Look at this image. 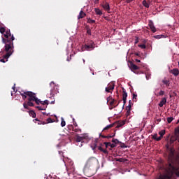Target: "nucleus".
I'll return each instance as SVG.
<instances>
[{"label":"nucleus","mask_w":179,"mask_h":179,"mask_svg":"<svg viewBox=\"0 0 179 179\" xmlns=\"http://www.w3.org/2000/svg\"><path fill=\"white\" fill-rule=\"evenodd\" d=\"M133 103L132 101L130 100L129 101V106H132Z\"/></svg>","instance_id":"nucleus-51"},{"label":"nucleus","mask_w":179,"mask_h":179,"mask_svg":"<svg viewBox=\"0 0 179 179\" xmlns=\"http://www.w3.org/2000/svg\"><path fill=\"white\" fill-rule=\"evenodd\" d=\"M164 91L163 90H161L159 91V94H155V96H164Z\"/></svg>","instance_id":"nucleus-33"},{"label":"nucleus","mask_w":179,"mask_h":179,"mask_svg":"<svg viewBox=\"0 0 179 179\" xmlns=\"http://www.w3.org/2000/svg\"><path fill=\"white\" fill-rule=\"evenodd\" d=\"M86 16V13H85L83 10L80 11L79 15H78V20L83 19Z\"/></svg>","instance_id":"nucleus-21"},{"label":"nucleus","mask_w":179,"mask_h":179,"mask_svg":"<svg viewBox=\"0 0 179 179\" xmlns=\"http://www.w3.org/2000/svg\"><path fill=\"white\" fill-rule=\"evenodd\" d=\"M112 144L110 142H104L103 143V145H106V148H108V147H110V145Z\"/></svg>","instance_id":"nucleus-41"},{"label":"nucleus","mask_w":179,"mask_h":179,"mask_svg":"<svg viewBox=\"0 0 179 179\" xmlns=\"http://www.w3.org/2000/svg\"><path fill=\"white\" fill-rule=\"evenodd\" d=\"M35 108H37L39 111H42L46 110L47 107L43 108L41 106H35Z\"/></svg>","instance_id":"nucleus-34"},{"label":"nucleus","mask_w":179,"mask_h":179,"mask_svg":"<svg viewBox=\"0 0 179 179\" xmlns=\"http://www.w3.org/2000/svg\"><path fill=\"white\" fill-rule=\"evenodd\" d=\"M135 62H136V63H140L141 62V61L138 59H135Z\"/></svg>","instance_id":"nucleus-58"},{"label":"nucleus","mask_w":179,"mask_h":179,"mask_svg":"<svg viewBox=\"0 0 179 179\" xmlns=\"http://www.w3.org/2000/svg\"><path fill=\"white\" fill-rule=\"evenodd\" d=\"M162 83H163V84L165 85L166 87L170 86V81L168 80L164 79L163 80H162Z\"/></svg>","instance_id":"nucleus-29"},{"label":"nucleus","mask_w":179,"mask_h":179,"mask_svg":"<svg viewBox=\"0 0 179 179\" xmlns=\"http://www.w3.org/2000/svg\"><path fill=\"white\" fill-rule=\"evenodd\" d=\"M134 0H127V3H130L131 2L134 1Z\"/></svg>","instance_id":"nucleus-56"},{"label":"nucleus","mask_w":179,"mask_h":179,"mask_svg":"<svg viewBox=\"0 0 179 179\" xmlns=\"http://www.w3.org/2000/svg\"><path fill=\"white\" fill-rule=\"evenodd\" d=\"M173 117H167V118H166L167 123H169V124L171 123L172 121H173Z\"/></svg>","instance_id":"nucleus-36"},{"label":"nucleus","mask_w":179,"mask_h":179,"mask_svg":"<svg viewBox=\"0 0 179 179\" xmlns=\"http://www.w3.org/2000/svg\"><path fill=\"white\" fill-rule=\"evenodd\" d=\"M87 34L89 35H91V30L90 29L87 30Z\"/></svg>","instance_id":"nucleus-53"},{"label":"nucleus","mask_w":179,"mask_h":179,"mask_svg":"<svg viewBox=\"0 0 179 179\" xmlns=\"http://www.w3.org/2000/svg\"><path fill=\"white\" fill-rule=\"evenodd\" d=\"M169 73H172L174 75L175 77L179 76V70L178 69H173L172 70L169 71Z\"/></svg>","instance_id":"nucleus-15"},{"label":"nucleus","mask_w":179,"mask_h":179,"mask_svg":"<svg viewBox=\"0 0 179 179\" xmlns=\"http://www.w3.org/2000/svg\"><path fill=\"white\" fill-rule=\"evenodd\" d=\"M54 95H55L54 92H53L52 90H51L50 96H54Z\"/></svg>","instance_id":"nucleus-54"},{"label":"nucleus","mask_w":179,"mask_h":179,"mask_svg":"<svg viewBox=\"0 0 179 179\" xmlns=\"http://www.w3.org/2000/svg\"><path fill=\"white\" fill-rule=\"evenodd\" d=\"M96 148H98L99 151L103 152L105 155L108 154L107 150H103V148H102L101 146H98V147H96Z\"/></svg>","instance_id":"nucleus-26"},{"label":"nucleus","mask_w":179,"mask_h":179,"mask_svg":"<svg viewBox=\"0 0 179 179\" xmlns=\"http://www.w3.org/2000/svg\"><path fill=\"white\" fill-rule=\"evenodd\" d=\"M106 101L108 102V103H109V105L110 106H113V108H115V99H113L111 96H109V97H108V98H106ZM110 101V102H109Z\"/></svg>","instance_id":"nucleus-13"},{"label":"nucleus","mask_w":179,"mask_h":179,"mask_svg":"<svg viewBox=\"0 0 179 179\" xmlns=\"http://www.w3.org/2000/svg\"><path fill=\"white\" fill-rule=\"evenodd\" d=\"M115 145H116L115 143H111V144H110L109 147L111 148H115L116 147Z\"/></svg>","instance_id":"nucleus-47"},{"label":"nucleus","mask_w":179,"mask_h":179,"mask_svg":"<svg viewBox=\"0 0 179 179\" xmlns=\"http://www.w3.org/2000/svg\"><path fill=\"white\" fill-rule=\"evenodd\" d=\"M167 150H169V162L166 164V174L161 175L158 179H173L175 176L179 177V160L174 159V155L176 150L174 148L167 147Z\"/></svg>","instance_id":"nucleus-1"},{"label":"nucleus","mask_w":179,"mask_h":179,"mask_svg":"<svg viewBox=\"0 0 179 179\" xmlns=\"http://www.w3.org/2000/svg\"><path fill=\"white\" fill-rule=\"evenodd\" d=\"M98 147L99 146L96 145V139L94 143H92V145L91 146V148H92V150H94Z\"/></svg>","instance_id":"nucleus-32"},{"label":"nucleus","mask_w":179,"mask_h":179,"mask_svg":"<svg viewBox=\"0 0 179 179\" xmlns=\"http://www.w3.org/2000/svg\"><path fill=\"white\" fill-rule=\"evenodd\" d=\"M94 22H95V21L94 20H91V19L88 20V23L94 24Z\"/></svg>","instance_id":"nucleus-48"},{"label":"nucleus","mask_w":179,"mask_h":179,"mask_svg":"<svg viewBox=\"0 0 179 179\" xmlns=\"http://www.w3.org/2000/svg\"><path fill=\"white\" fill-rule=\"evenodd\" d=\"M41 105H49L48 100H45L43 102L41 103Z\"/></svg>","instance_id":"nucleus-40"},{"label":"nucleus","mask_w":179,"mask_h":179,"mask_svg":"<svg viewBox=\"0 0 179 179\" xmlns=\"http://www.w3.org/2000/svg\"><path fill=\"white\" fill-rule=\"evenodd\" d=\"M112 143L114 144L121 143V142H120L117 138L112 139Z\"/></svg>","instance_id":"nucleus-37"},{"label":"nucleus","mask_w":179,"mask_h":179,"mask_svg":"<svg viewBox=\"0 0 179 179\" xmlns=\"http://www.w3.org/2000/svg\"><path fill=\"white\" fill-rule=\"evenodd\" d=\"M150 2V0H143L142 1L143 6L145 7L146 8H149Z\"/></svg>","instance_id":"nucleus-17"},{"label":"nucleus","mask_w":179,"mask_h":179,"mask_svg":"<svg viewBox=\"0 0 179 179\" xmlns=\"http://www.w3.org/2000/svg\"><path fill=\"white\" fill-rule=\"evenodd\" d=\"M113 90H115V83L111 82L106 87V92L108 93H113Z\"/></svg>","instance_id":"nucleus-7"},{"label":"nucleus","mask_w":179,"mask_h":179,"mask_svg":"<svg viewBox=\"0 0 179 179\" xmlns=\"http://www.w3.org/2000/svg\"><path fill=\"white\" fill-rule=\"evenodd\" d=\"M54 120L52 118L47 119V123H53Z\"/></svg>","instance_id":"nucleus-44"},{"label":"nucleus","mask_w":179,"mask_h":179,"mask_svg":"<svg viewBox=\"0 0 179 179\" xmlns=\"http://www.w3.org/2000/svg\"><path fill=\"white\" fill-rule=\"evenodd\" d=\"M101 6L106 10V12L110 11V5L109 3H107L106 1H103L102 4H101Z\"/></svg>","instance_id":"nucleus-11"},{"label":"nucleus","mask_w":179,"mask_h":179,"mask_svg":"<svg viewBox=\"0 0 179 179\" xmlns=\"http://www.w3.org/2000/svg\"><path fill=\"white\" fill-rule=\"evenodd\" d=\"M131 107H132V106H127L126 108L127 110V116H129L130 113H131Z\"/></svg>","instance_id":"nucleus-28"},{"label":"nucleus","mask_w":179,"mask_h":179,"mask_svg":"<svg viewBox=\"0 0 179 179\" xmlns=\"http://www.w3.org/2000/svg\"><path fill=\"white\" fill-rule=\"evenodd\" d=\"M46 123L45 122H41V123H38V124H45Z\"/></svg>","instance_id":"nucleus-59"},{"label":"nucleus","mask_w":179,"mask_h":179,"mask_svg":"<svg viewBox=\"0 0 179 179\" xmlns=\"http://www.w3.org/2000/svg\"><path fill=\"white\" fill-rule=\"evenodd\" d=\"M26 96H28V101H34V100L38 99V98L36 96V93L34 92H27L26 93Z\"/></svg>","instance_id":"nucleus-6"},{"label":"nucleus","mask_w":179,"mask_h":179,"mask_svg":"<svg viewBox=\"0 0 179 179\" xmlns=\"http://www.w3.org/2000/svg\"><path fill=\"white\" fill-rule=\"evenodd\" d=\"M154 38L160 39L162 38V35H156L155 36H154Z\"/></svg>","instance_id":"nucleus-46"},{"label":"nucleus","mask_w":179,"mask_h":179,"mask_svg":"<svg viewBox=\"0 0 179 179\" xmlns=\"http://www.w3.org/2000/svg\"><path fill=\"white\" fill-rule=\"evenodd\" d=\"M27 93H33V92L22 90V92H20V96H27V95H26Z\"/></svg>","instance_id":"nucleus-30"},{"label":"nucleus","mask_w":179,"mask_h":179,"mask_svg":"<svg viewBox=\"0 0 179 179\" xmlns=\"http://www.w3.org/2000/svg\"><path fill=\"white\" fill-rule=\"evenodd\" d=\"M34 101H35L36 104H37V105H39L40 103H43V101H41V99H34Z\"/></svg>","instance_id":"nucleus-35"},{"label":"nucleus","mask_w":179,"mask_h":179,"mask_svg":"<svg viewBox=\"0 0 179 179\" xmlns=\"http://www.w3.org/2000/svg\"><path fill=\"white\" fill-rule=\"evenodd\" d=\"M96 48V46L92 45H83V48L85 49L86 51H91L94 50Z\"/></svg>","instance_id":"nucleus-16"},{"label":"nucleus","mask_w":179,"mask_h":179,"mask_svg":"<svg viewBox=\"0 0 179 179\" xmlns=\"http://www.w3.org/2000/svg\"><path fill=\"white\" fill-rule=\"evenodd\" d=\"M29 116L32 117V118H36V113L34 110H30Z\"/></svg>","instance_id":"nucleus-31"},{"label":"nucleus","mask_w":179,"mask_h":179,"mask_svg":"<svg viewBox=\"0 0 179 179\" xmlns=\"http://www.w3.org/2000/svg\"><path fill=\"white\" fill-rule=\"evenodd\" d=\"M0 33L3 34L1 36V41L5 45H14L15 37L14 35L10 34V30L6 29L5 27H0Z\"/></svg>","instance_id":"nucleus-2"},{"label":"nucleus","mask_w":179,"mask_h":179,"mask_svg":"<svg viewBox=\"0 0 179 179\" xmlns=\"http://www.w3.org/2000/svg\"><path fill=\"white\" fill-rule=\"evenodd\" d=\"M178 68H179V62H178Z\"/></svg>","instance_id":"nucleus-64"},{"label":"nucleus","mask_w":179,"mask_h":179,"mask_svg":"<svg viewBox=\"0 0 179 179\" xmlns=\"http://www.w3.org/2000/svg\"><path fill=\"white\" fill-rule=\"evenodd\" d=\"M85 139V137H83V136H80L79 135H76V142H77V143H80V148H81V146H83V144L84 143L83 142V140H84Z\"/></svg>","instance_id":"nucleus-10"},{"label":"nucleus","mask_w":179,"mask_h":179,"mask_svg":"<svg viewBox=\"0 0 179 179\" xmlns=\"http://www.w3.org/2000/svg\"><path fill=\"white\" fill-rule=\"evenodd\" d=\"M138 47H139L140 48H142L143 50H144V49L146 48V46H145V45H144V44L138 45Z\"/></svg>","instance_id":"nucleus-43"},{"label":"nucleus","mask_w":179,"mask_h":179,"mask_svg":"<svg viewBox=\"0 0 179 179\" xmlns=\"http://www.w3.org/2000/svg\"><path fill=\"white\" fill-rule=\"evenodd\" d=\"M121 101H122V100H119V101L117 102V104L114 106V108L117 107L120 103H121Z\"/></svg>","instance_id":"nucleus-52"},{"label":"nucleus","mask_w":179,"mask_h":179,"mask_svg":"<svg viewBox=\"0 0 179 179\" xmlns=\"http://www.w3.org/2000/svg\"><path fill=\"white\" fill-rule=\"evenodd\" d=\"M99 162L98 159L94 157H91L87 160L85 165V171L87 173L89 169H92L98 166Z\"/></svg>","instance_id":"nucleus-4"},{"label":"nucleus","mask_w":179,"mask_h":179,"mask_svg":"<svg viewBox=\"0 0 179 179\" xmlns=\"http://www.w3.org/2000/svg\"><path fill=\"white\" fill-rule=\"evenodd\" d=\"M121 144H122L121 145V148H128V146L125 145L124 143H121Z\"/></svg>","instance_id":"nucleus-49"},{"label":"nucleus","mask_w":179,"mask_h":179,"mask_svg":"<svg viewBox=\"0 0 179 179\" xmlns=\"http://www.w3.org/2000/svg\"><path fill=\"white\" fill-rule=\"evenodd\" d=\"M177 141L179 143V126L175 129L174 134L169 138V145H173ZM179 150V146H178Z\"/></svg>","instance_id":"nucleus-5"},{"label":"nucleus","mask_w":179,"mask_h":179,"mask_svg":"<svg viewBox=\"0 0 179 179\" xmlns=\"http://www.w3.org/2000/svg\"><path fill=\"white\" fill-rule=\"evenodd\" d=\"M122 101H123V106L124 107L125 103L127 101V98L128 97V94L127 93V92H125L124 88H122ZM123 106L122 107V108H123Z\"/></svg>","instance_id":"nucleus-8"},{"label":"nucleus","mask_w":179,"mask_h":179,"mask_svg":"<svg viewBox=\"0 0 179 179\" xmlns=\"http://www.w3.org/2000/svg\"><path fill=\"white\" fill-rule=\"evenodd\" d=\"M115 162H119L120 163H123L125 162H128V159L123 158H115Z\"/></svg>","instance_id":"nucleus-23"},{"label":"nucleus","mask_w":179,"mask_h":179,"mask_svg":"<svg viewBox=\"0 0 179 179\" xmlns=\"http://www.w3.org/2000/svg\"><path fill=\"white\" fill-rule=\"evenodd\" d=\"M162 138L163 136H159V137H156V138H154V140H155L156 141H159L162 140Z\"/></svg>","instance_id":"nucleus-45"},{"label":"nucleus","mask_w":179,"mask_h":179,"mask_svg":"<svg viewBox=\"0 0 179 179\" xmlns=\"http://www.w3.org/2000/svg\"><path fill=\"white\" fill-rule=\"evenodd\" d=\"M74 126L78 127V125H77V124H76V123H74Z\"/></svg>","instance_id":"nucleus-62"},{"label":"nucleus","mask_w":179,"mask_h":179,"mask_svg":"<svg viewBox=\"0 0 179 179\" xmlns=\"http://www.w3.org/2000/svg\"><path fill=\"white\" fill-rule=\"evenodd\" d=\"M177 123H179V120H177Z\"/></svg>","instance_id":"nucleus-63"},{"label":"nucleus","mask_w":179,"mask_h":179,"mask_svg":"<svg viewBox=\"0 0 179 179\" xmlns=\"http://www.w3.org/2000/svg\"><path fill=\"white\" fill-rule=\"evenodd\" d=\"M130 68L131 69L134 71L138 70V66H136V64H134V63L132 62L130 63Z\"/></svg>","instance_id":"nucleus-22"},{"label":"nucleus","mask_w":179,"mask_h":179,"mask_svg":"<svg viewBox=\"0 0 179 179\" xmlns=\"http://www.w3.org/2000/svg\"><path fill=\"white\" fill-rule=\"evenodd\" d=\"M33 101H28L27 102H24L22 106H24V108L26 110H29V107H34V103L32 102Z\"/></svg>","instance_id":"nucleus-9"},{"label":"nucleus","mask_w":179,"mask_h":179,"mask_svg":"<svg viewBox=\"0 0 179 179\" xmlns=\"http://www.w3.org/2000/svg\"><path fill=\"white\" fill-rule=\"evenodd\" d=\"M27 96H28V95L22 96V100H25L26 99H27Z\"/></svg>","instance_id":"nucleus-50"},{"label":"nucleus","mask_w":179,"mask_h":179,"mask_svg":"<svg viewBox=\"0 0 179 179\" xmlns=\"http://www.w3.org/2000/svg\"><path fill=\"white\" fill-rule=\"evenodd\" d=\"M94 12H95L96 15H102L101 10L100 9H99L98 8H94Z\"/></svg>","instance_id":"nucleus-27"},{"label":"nucleus","mask_w":179,"mask_h":179,"mask_svg":"<svg viewBox=\"0 0 179 179\" xmlns=\"http://www.w3.org/2000/svg\"><path fill=\"white\" fill-rule=\"evenodd\" d=\"M138 96V95H136V94H133V101L136 102V97Z\"/></svg>","instance_id":"nucleus-42"},{"label":"nucleus","mask_w":179,"mask_h":179,"mask_svg":"<svg viewBox=\"0 0 179 179\" xmlns=\"http://www.w3.org/2000/svg\"><path fill=\"white\" fill-rule=\"evenodd\" d=\"M68 129H69L70 131H74V133H80L81 129L74 127L73 125L68 126Z\"/></svg>","instance_id":"nucleus-14"},{"label":"nucleus","mask_w":179,"mask_h":179,"mask_svg":"<svg viewBox=\"0 0 179 179\" xmlns=\"http://www.w3.org/2000/svg\"><path fill=\"white\" fill-rule=\"evenodd\" d=\"M50 104H55V101H51V102H50Z\"/></svg>","instance_id":"nucleus-60"},{"label":"nucleus","mask_w":179,"mask_h":179,"mask_svg":"<svg viewBox=\"0 0 179 179\" xmlns=\"http://www.w3.org/2000/svg\"><path fill=\"white\" fill-rule=\"evenodd\" d=\"M148 27L151 29L152 32L153 33L157 32V29L155 28V24L153 23V22H152V20L148 21Z\"/></svg>","instance_id":"nucleus-12"},{"label":"nucleus","mask_w":179,"mask_h":179,"mask_svg":"<svg viewBox=\"0 0 179 179\" xmlns=\"http://www.w3.org/2000/svg\"><path fill=\"white\" fill-rule=\"evenodd\" d=\"M99 136H100V138H106V139H108V140L111 139L113 137H115V134L113 136H111V135L104 136V135H102L101 134H100Z\"/></svg>","instance_id":"nucleus-19"},{"label":"nucleus","mask_w":179,"mask_h":179,"mask_svg":"<svg viewBox=\"0 0 179 179\" xmlns=\"http://www.w3.org/2000/svg\"><path fill=\"white\" fill-rule=\"evenodd\" d=\"M125 124V121L122 120L121 122H117L116 128H120Z\"/></svg>","instance_id":"nucleus-25"},{"label":"nucleus","mask_w":179,"mask_h":179,"mask_svg":"<svg viewBox=\"0 0 179 179\" xmlns=\"http://www.w3.org/2000/svg\"><path fill=\"white\" fill-rule=\"evenodd\" d=\"M50 86L51 87H55V83L54 82H51L50 83Z\"/></svg>","instance_id":"nucleus-55"},{"label":"nucleus","mask_w":179,"mask_h":179,"mask_svg":"<svg viewBox=\"0 0 179 179\" xmlns=\"http://www.w3.org/2000/svg\"><path fill=\"white\" fill-rule=\"evenodd\" d=\"M157 138V134H154L153 139H156Z\"/></svg>","instance_id":"nucleus-57"},{"label":"nucleus","mask_w":179,"mask_h":179,"mask_svg":"<svg viewBox=\"0 0 179 179\" xmlns=\"http://www.w3.org/2000/svg\"><path fill=\"white\" fill-rule=\"evenodd\" d=\"M84 46H96L94 41L90 40L84 45Z\"/></svg>","instance_id":"nucleus-18"},{"label":"nucleus","mask_w":179,"mask_h":179,"mask_svg":"<svg viewBox=\"0 0 179 179\" xmlns=\"http://www.w3.org/2000/svg\"><path fill=\"white\" fill-rule=\"evenodd\" d=\"M3 51L6 52V54L3 55V58L1 59L0 62L1 63H6L9 57L14 53V45H5Z\"/></svg>","instance_id":"nucleus-3"},{"label":"nucleus","mask_w":179,"mask_h":179,"mask_svg":"<svg viewBox=\"0 0 179 179\" xmlns=\"http://www.w3.org/2000/svg\"><path fill=\"white\" fill-rule=\"evenodd\" d=\"M114 126H115V124H109V125H106V127H104V129H103V130H102V131H107V130L113 128Z\"/></svg>","instance_id":"nucleus-24"},{"label":"nucleus","mask_w":179,"mask_h":179,"mask_svg":"<svg viewBox=\"0 0 179 179\" xmlns=\"http://www.w3.org/2000/svg\"><path fill=\"white\" fill-rule=\"evenodd\" d=\"M99 0H95V3H98Z\"/></svg>","instance_id":"nucleus-61"},{"label":"nucleus","mask_w":179,"mask_h":179,"mask_svg":"<svg viewBox=\"0 0 179 179\" xmlns=\"http://www.w3.org/2000/svg\"><path fill=\"white\" fill-rule=\"evenodd\" d=\"M164 134H165V130H162L161 131L159 132V135L161 137H163V136H164Z\"/></svg>","instance_id":"nucleus-39"},{"label":"nucleus","mask_w":179,"mask_h":179,"mask_svg":"<svg viewBox=\"0 0 179 179\" xmlns=\"http://www.w3.org/2000/svg\"><path fill=\"white\" fill-rule=\"evenodd\" d=\"M166 98H163L162 99L161 101L159 103V107H163V106H164L165 104H166Z\"/></svg>","instance_id":"nucleus-20"},{"label":"nucleus","mask_w":179,"mask_h":179,"mask_svg":"<svg viewBox=\"0 0 179 179\" xmlns=\"http://www.w3.org/2000/svg\"><path fill=\"white\" fill-rule=\"evenodd\" d=\"M61 125H62V127H64L66 126V122L65 120H64L63 117H62V123H61Z\"/></svg>","instance_id":"nucleus-38"}]
</instances>
